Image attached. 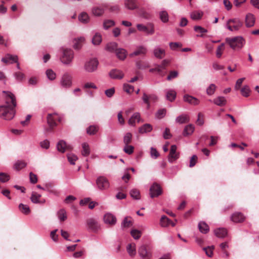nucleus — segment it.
<instances>
[{
  "instance_id": "3",
  "label": "nucleus",
  "mask_w": 259,
  "mask_h": 259,
  "mask_svg": "<svg viewBox=\"0 0 259 259\" xmlns=\"http://www.w3.org/2000/svg\"><path fill=\"white\" fill-rule=\"evenodd\" d=\"M243 22L239 18H232L227 21L226 27L231 31H237L243 26Z\"/></svg>"
},
{
  "instance_id": "54",
  "label": "nucleus",
  "mask_w": 259,
  "mask_h": 259,
  "mask_svg": "<svg viewBox=\"0 0 259 259\" xmlns=\"http://www.w3.org/2000/svg\"><path fill=\"white\" fill-rule=\"evenodd\" d=\"M115 25V22L114 21L111 20H105L103 23V27L105 29H108L111 26H113Z\"/></svg>"
},
{
  "instance_id": "51",
  "label": "nucleus",
  "mask_w": 259,
  "mask_h": 259,
  "mask_svg": "<svg viewBox=\"0 0 259 259\" xmlns=\"http://www.w3.org/2000/svg\"><path fill=\"white\" fill-rule=\"evenodd\" d=\"M123 150L125 153L131 155L134 152V147L132 145H126L124 146Z\"/></svg>"
},
{
  "instance_id": "16",
  "label": "nucleus",
  "mask_w": 259,
  "mask_h": 259,
  "mask_svg": "<svg viewBox=\"0 0 259 259\" xmlns=\"http://www.w3.org/2000/svg\"><path fill=\"white\" fill-rule=\"evenodd\" d=\"M245 219V217L244 215L239 212H236L234 213L231 216V220L235 223H241Z\"/></svg>"
},
{
  "instance_id": "42",
  "label": "nucleus",
  "mask_w": 259,
  "mask_h": 259,
  "mask_svg": "<svg viewBox=\"0 0 259 259\" xmlns=\"http://www.w3.org/2000/svg\"><path fill=\"white\" fill-rule=\"evenodd\" d=\"M133 225V221L130 217H125L121 224L122 227L123 228H128L132 226Z\"/></svg>"
},
{
  "instance_id": "60",
  "label": "nucleus",
  "mask_w": 259,
  "mask_h": 259,
  "mask_svg": "<svg viewBox=\"0 0 259 259\" xmlns=\"http://www.w3.org/2000/svg\"><path fill=\"white\" fill-rule=\"evenodd\" d=\"M160 18L161 20L164 23L167 22L168 21V15L166 11L160 12Z\"/></svg>"
},
{
  "instance_id": "61",
  "label": "nucleus",
  "mask_w": 259,
  "mask_h": 259,
  "mask_svg": "<svg viewBox=\"0 0 259 259\" xmlns=\"http://www.w3.org/2000/svg\"><path fill=\"white\" fill-rule=\"evenodd\" d=\"M179 72L177 71H171L169 72L168 75L167 77L168 80H171L178 76Z\"/></svg>"
},
{
  "instance_id": "52",
  "label": "nucleus",
  "mask_w": 259,
  "mask_h": 259,
  "mask_svg": "<svg viewBox=\"0 0 259 259\" xmlns=\"http://www.w3.org/2000/svg\"><path fill=\"white\" fill-rule=\"evenodd\" d=\"M224 49L225 44L224 43L218 46L216 52V56L218 58H220L221 57Z\"/></svg>"
},
{
  "instance_id": "4",
  "label": "nucleus",
  "mask_w": 259,
  "mask_h": 259,
  "mask_svg": "<svg viewBox=\"0 0 259 259\" xmlns=\"http://www.w3.org/2000/svg\"><path fill=\"white\" fill-rule=\"evenodd\" d=\"M62 53L60 58L61 61L65 65H70L74 58L73 51L69 49H63Z\"/></svg>"
},
{
  "instance_id": "37",
  "label": "nucleus",
  "mask_w": 259,
  "mask_h": 259,
  "mask_svg": "<svg viewBox=\"0 0 259 259\" xmlns=\"http://www.w3.org/2000/svg\"><path fill=\"white\" fill-rule=\"evenodd\" d=\"M57 216L61 222L65 221L67 218V213L64 209H61L57 212Z\"/></svg>"
},
{
  "instance_id": "24",
  "label": "nucleus",
  "mask_w": 259,
  "mask_h": 259,
  "mask_svg": "<svg viewBox=\"0 0 259 259\" xmlns=\"http://www.w3.org/2000/svg\"><path fill=\"white\" fill-rule=\"evenodd\" d=\"M41 197L40 194H37L35 192H32L30 197L31 201L34 203H44L45 200L40 201L39 199Z\"/></svg>"
},
{
  "instance_id": "1",
  "label": "nucleus",
  "mask_w": 259,
  "mask_h": 259,
  "mask_svg": "<svg viewBox=\"0 0 259 259\" xmlns=\"http://www.w3.org/2000/svg\"><path fill=\"white\" fill-rule=\"evenodd\" d=\"M16 100L15 96L9 93L6 99V105L0 106V117L5 120H11L15 114V107Z\"/></svg>"
},
{
  "instance_id": "34",
  "label": "nucleus",
  "mask_w": 259,
  "mask_h": 259,
  "mask_svg": "<svg viewBox=\"0 0 259 259\" xmlns=\"http://www.w3.org/2000/svg\"><path fill=\"white\" fill-rule=\"evenodd\" d=\"M136 0H126L125 1V7L130 10H134L137 8Z\"/></svg>"
},
{
  "instance_id": "23",
  "label": "nucleus",
  "mask_w": 259,
  "mask_h": 259,
  "mask_svg": "<svg viewBox=\"0 0 259 259\" xmlns=\"http://www.w3.org/2000/svg\"><path fill=\"white\" fill-rule=\"evenodd\" d=\"M160 223V225L163 227H166L170 225L172 227H174L176 225L175 223L171 222L170 220L165 215H163L161 218Z\"/></svg>"
},
{
  "instance_id": "8",
  "label": "nucleus",
  "mask_w": 259,
  "mask_h": 259,
  "mask_svg": "<svg viewBox=\"0 0 259 259\" xmlns=\"http://www.w3.org/2000/svg\"><path fill=\"white\" fill-rule=\"evenodd\" d=\"M86 224L88 229L93 232H97L100 229V224L95 219H88L86 221Z\"/></svg>"
},
{
  "instance_id": "17",
  "label": "nucleus",
  "mask_w": 259,
  "mask_h": 259,
  "mask_svg": "<svg viewBox=\"0 0 259 259\" xmlns=\"http://www.w3.org/2000/svg\"><path fill=\"white\" fill-rule=\"evenodd\" d=\"M169 64V61L164 60L160 65H156L158 69V74L161 76H164L166 72L163 71Z\"/></svg>"
},
{
  "instance_id": "22",
  "label": "nucleus",
  "mask_w": 259,
  "mask_h": 259,
  "mask_svg": "<svg viewBox=\"0 0 259 259\" xmlns=\"http://www.w3.org/2000/svg\"><path fill=\"white\" fill-rule=\"evenodd\" d=\"M84 38L83 37L74 38L73 41L74 49L75 50L80 49L84 44Z\"/></svg>"
},
{
  "instance_id": "35",
  "label": "nucleus",
  "mask_w": 259,
  "mask_h": 259,
  "mask_svg": "<svg viewBox=\"0 0 259 259\" xmlns=\"http://www.w3.org/2000/svg\"><path fill=\"white\" fill-rule=\"evenodd\" d=\"M45 191H47L55 195L58 194V191L54 188V186L52 183H48L45 185Z\"/></svg>"
},
{
  "instance_id": "46",
  "label": "nucleus",
  "mask_w": 259,
  "mask_h": 259,
  "mask_svg": "<svg viewBox=\"0 0 259 259\" xmlns=\"http://www.w3.org/2000/svg\"><path fill=\"white\" fill-rule=\"evenodd\" d=\"M131 196L135 199H140V191L137 189H133L130 191Z\"/></svg>"
},
{
  "instance_id": "29",
  "label": "nucleus",
  "mask_w": 259,
  "mask_h": 259,
  "mask_svg": "<svg viewBox=\"0 0 259 259\" xmlns=\"http://www.w3.org/2000/svg\"><path fill=\"white\" fill-rule=\"evenodd\" d=\"M213 103L219 106H224L227 103V100L224 97L220 96L215 98L213 101Z\"/></svg>"
},
{
  "instance_id": "33",
  "label": "nucleus",
  "mask_w": 259,
  "mask_h": 259,
  "mask_svg": "<svg viewBox=\"0 0 259 259\" xmlns=\"http://www.w3.org/2000/svg\"><path fill=\"white\" fill-rule=\"evenodd\" d=\"M81 154L82 156L87 157L90 154V148L89 144L87 143H83L82 144Z\"/></svg>"
},
{
  "instance_id": "53",
  "label": "nucleus",
  "mask_w": 259,
  "mask_h": 259,
  "mask_svg": "<svg viewBox=\"0 0 259 259\" xmlns=\"http://www.w3.org/2000/svg\"><path fill=\"white\" fill-rule=\"evenodd\" d=\"M47 77L51 80H54L56 78V73L51 69H48L46 72Z\"/></svg>"
},
{
  "instance_id": "64",
  "label": "nucleus",
  "mask_w": 259,
  "mask_h": 259,
  "mask_svg": "<svg viewBox=\"0 0 259 259\" xmlns=\"http://www.w3.org/2000/svg\"><path fill=\"white\" fill-rule=\"evenodd\" d=\"M124 91L128 94H131L134 91V87L128 84H124L123 85Z\"/></svg>"
},
{
  "instance_id": "11",
  "label": "nucleus",
  "mask_w": 259,
  "mask_h": 259,
  "mask_svg": "<svg viewBox=\"0 0 259 259\" xmlns=\"http://www.w3.org/2000/svg\"><path fill=\"white\" fill-rule=\"evenodd\" d=\"M177 147L176 145L171 146L170 152L168 156V160L169 162H173L179 157V153L177 152Z\"/></svg>"
},
{
  "instance_id": "9",
  "label": "nucleus",
  "mask_w": 259,
  "mask_h": 259,
  "mask_svg": "<svg viewBox=\"0 0 259 259\" xmlns=\"http://www.w3.org/2000/svg\"><path fill=\"white\" fill-rule=\"evenodd\" d=\"M96 184L100 190H106L109 187L110 184L107 179L103 176L97 178Z\"/></svg>"
},
{
  "instance_id": "49",
  "label": "nucleus",
  "mask_w": 259,
  "mask_h": 259,
  "mask_svg": "<svg viewBox=\"0 0 259 259\" xmlns=\"http://www.w3.org/2000/svg\"><path fill=\"white\" fill-rule=\"evenodd\" d=\"M214 249V247L212 245L211 246H208L207 247H204L203 249L208 256L211 257L213 255V251Z\"/></svg>"
},
{
  "instance_id": "48",
  "label": "nucleus",
  "mask_w": 259,
  "mask_h": 259,
  "mask_svg": "<svg viewBox=\"0 0 259 259\" xmlns=\"http://www.w3.org/2000/svg\"><path fill=\"white\" fill-rule=\"evenodd\" d=\"M98 131V127L95 125H91L87 129V132L90 135L96 134Z\"/></svg>"
},
{
  "instance_id": "19",
  "label": "nucleus",
  "mask_w": 259,
  "mask_h": 259,
  "mask_svg": "<svg viewBox=\"0 0 259 259\" xmlns=\"http://www.w3.org/2000/svg\"><path fill=\"white\" fill-rule=\"evenodd\" d=\"M109 75L113 79H120L123 78L124 74L119 70L113 69L110 72Z\"/></svg>"
},
{
  "instance_id": "43",
  "label": "nucleus",
  "mask_w": 259,
  "mask_h": 259,
  "mask_svg": "<svg viewBox=\"0 0 259 259\" xmlns=\"http://www.w3.org/2000/svg\"><path fill=\"white\" fill-rule=\"evenodd\" d=\"M152 130V127L150 124H145L139 128V133L143 134L145 133L150 132Z\"/></svg>"
},
{
  "instance_id": "38",
  "label": "nucleus",
  "mask_w": 259,
  "mask_h": 259,
  "mask_svg": "<svg viewBox=\"0 0 259 259\" xmlns=\"http://www.w3.org/2000/svg\"><path fill=\"white\" fill-rule=\"evenodd\" d=\"M199 231L204 234L209 231V227L205 222H200L198 224Z\"/></svg>"
},
{
  "instance_id": "18",
  "label": "nucleus",
  "mask_w": 259,
  "mask_h": 259,
  "mask_svg": "<svg viewBox=\"0 0 259 259\" xmlns=\"http://www.w3.org/2000/svg\"><path fill=\"white\" fill-rule=\"evenodd\" d=\"M18 57L17 56H13L11 54H7L5 57L2 59V61L6 64L13 63L17 62Z\"/></svg>"
},
{
  "instance_id": "39",
  "label": "nucleus",
  "mask_w": 259,
  "mask_h": 259,
  "mask_svg": "<svg viewBox=\"0 0 259 259\" xmlns=\"http://www.w3.org/2000/svg\"><path fill=\"white\" fill-rule=\"evenodd\" d=\"M127 251L129 255L133 257L136 254V245L134 243H131L127 246Z\"/></svg>"
},
{
  "instance_id": "6",
  "label": "nucleus",
  "mask_w": 259,
  "mask_h": 259,
  "mask_svg": "<svg viewBox=\"0 0 259 259\" xmlns=\"http://www.w3.org/2000/svg\"><path fill=\"white\" fill-rule=\"evenodd\" d=\"M59 120V117L57 114H49L47 116V123L49 125V127L46 129L47 132H50L52 131L54 127L57 125L56 120Z\"/></svg>"
},
{
  "instance_id": "2",
  "label": "nucleus",
  "mask_w": 259,
  "mask_h": 259,
  "mask_svg": "<svg viewBox=\"0 0 259 259\" xmlns=\"http://www.w3.org/2000/svg\"><path fill=\"white\" fill-rule=\"evenodd\" d=\"M225 41L234 50H241L245 44V39L240 36L227 37Z\"/></svg>"
},
{
  "instance_id": "14",
  "label": "nucleus",
  "mask_w": 259,
  "mask_h": 259,
  "mask_svg": "<svg viewBox=\"0 0 259 259\" xmlns=\"http://www.w3.org/2000/svg\"><path fill=\"white\" fill-rule=\"evenodd\" d=\"M57 148L58 150L62 153L65 152L66 150L71 151L73 148L71 145H67L63 140H61L58 143Z\"/></svg>"
},
{
  "instance_id": "31",
  "label": "nucleus",
  "mask_w": 259,
  "mask_h": 259,
  "mask_svg": "<svg viewBox=\"0 0 259 259\" xmlns=\"http://www.w3.org/2000/svg\"><path fill=\"white\" fill-rule=\"evenodd\" d=\"M116 55L119 59L123 60L126 57L127 52L124 49L119 48L116 50Z\"/></svg>"
},
{
  "instance_id": "41",
  "label": "nucleus",
  "mask_w": 259,
  "mask_h": 259,
  "mask_svg": "<svg viewBox=\"0 0 259 259\" xmlns=\"http://www.w3.org/2000/svg\"><path fill=\"white\" fill-rule=\"evenodd\" d=\"M19 209L22 213L26 215L29 214L30 212V209L29 206L27 205L23 204V203H20L19 205Z\"/></svg>"
},
{
  "instance_id": "40",
  "label": "nucleus",
  "mask_w": 259,
  "mask_h": 259,
  "mask_svg": "<svg viewBox=\"0 0 259 259\" xmlns=\"http://www.w3.org/2000/svg\"><path fill=\"white\" fill-rule=\"evenodd\" d=\"M194 131V126L192 124L187 125L184 130L183 135L184 136L191 135Z\"/></svg>"
},
{
  "instance_id": "62",
  "label": "nucleus",
  "mask_w": 259,
  "mask_h": 259,
  "mask_svg": "<svg viewBox=\"0 0 259 259\" xmlns=\"http://www.w3.org/2000/svg\"><path fill=\"white\" fill-rule=\"evenodd\" d=\"M10 179V176L4 172H0V181L2 183H5Z\"/></svg>"
},
{
  "instance_id": "15",
  "label": "nucleus",
  "mask_w": 259,
  "mask_h": 259,
  "mask_svg": "<svg viewBox=\"0 0 259 259\" xmlns=\"http://www.w3.org/2000/svg\"><path fill=\"white\" fill-rule=\"evenodd\" d=\"M104 221L105 223L113 226L116 224V219L112 214L107 213L104 215Z\"/></svg>"
},
{
  "instance_id": "45",
  "label": "nucleus",
  "mask_w": 259,
  "mask_h": 259,
  "mask_svg": "<svg viewBox=\"0 0 259 259\" xmlns=\"http://www.w3.org/2000/svg\"><path fill=\"white\" fill-rule=\"evenodd\" d=\"M189 117L186 115H182L178 116L176 119V121L179 123H184L189 122Z\"/></svg>"
},
{
  "instance_id": "59",
  "label": "nucleus",
  "mask_w": 259,
  "mask_h": 259,
  "mask_svg": "<svg viewBox=\"0 0 259 259\" xmlns=\"http://www.w3.org/2000/svg\"><path fill=\"white\" fill-rule=\"evenodd\" d=\"M26 165V163L24 161H18L15 164V168L17 170H20Z\"/></svg>"
},
{
  "instance_id": "56",
  "label": "nucleus",
  "mask_w": 259,
  "mask_h": 259,
  "mask_svg": "<svg viewBox=\"0 0 259 259\" xmlns=\"http://www.w3.org/2000/svg\"><path fill=\"white\" fill-rule=\"evenodd\" d=\"M131 234L134 239H138L141 236V232L136 229H133L131 231Z\"/></svg>"
},
{
  "instance_id": "63",
  "label": "nucleus",
  "mask_w": 259,
  "mask_h": 259,
  "mask_svg": "<svg viewBox=\"0 0 259 259\" xmlns=\"http://www.w3.org/2000/svg\"><path fill=\"white\" fill-rule=\"evenodd\" d=\"M216 89V86L214 84H211L206 90L207 94L208 95H212L214 94Z\"/></svg>"
},
{
  "instance_id": "21",
  "label": "nucleus",
  "mask_w": 259,
  "mask_h": 259,
  "mask_svg": "<svg viewBox=\"0 0 259 259\" xmlns=\"http://www.w3.org/2000/svg\"><path fill=\"white\" fill-rule=\"evenodd\" d=\"M147 49L144 46H139L137 48L136 50L132 54H130L131 57L139 55H145L147 53Z\"/></svg>"
},
{
  "instance_id": "55",
  "label": "nucleus",
  "mask_w": 259,
  "mask_h": 259,
  "mask_svg": "<svg viewBox=\"0 0 259 259\" xmlns=\"http://www.w3.org/2000/svg\"><path fill=\"white\" fill-rule=\"evenodd\" d=\"M203 15L202 12L194 11L191 14V18L193 20H198L201 19Z\"/></svg>"
},
{
  "instance_id": "57",
  "label": "nucleus",
  "mask_w": 259,
  "mask_h": 259,
  "mask_svg": "<svg viewBox=\"0 0 259 259\" xmlns=\"http://www.w3.org/2000/svg\"><path fill=\"white\" fill-rule=\"evenodd\" d=\"M67 158L70 163L73 165L75 164V161L78 159L77 156L72 153L68 154Z\"/></svg>"
},
{
  "instance_id": "44",
  "label": "nucleus",
  "mask_w": 259,
  "mask_h": 259,
  "mask_svg": "<svg viewBox=\"0 0 259 259\" xmlns=\"http://www.w3.org/2000/svg\"><path fill=\"white\" fill-rule=\"evenodd\" d=\"M102 41V36L99 33H96L92 39L94 45H99Z\"/></svg>"
},
{
  "instance_id": "36",
  "label": "nucleus",
  "mask_w": 259,
  "mask_h": 259,
  "mask_svg": "<svg viewBox=\"0 0 259 259\" xmlns=\"http://www.w3.org/2000/svg\"><path fill=\"white\" fill-rule=\"evenodd\" d=\"M176 95L177 93L174 90H169L166 93V99L170 102H172L176 99Z\"/></svg>"
},
{
  "instance_id": "30",
  "label": "nucleus",
  "mask_w": 259,
  "mask_h": 259,
  "mask_svg": "<svg viewBox=\"0 0 259 259\" xmlns=\"http://www.w3.org/2000/svg\"><path fill=\"white\" fill-rule=\"evenodd\" d=\"M92 12L94 16L100 17L104 13V10L101 7H95L92 8Z\"/></svg>"
},
{
  "instance_id": "10",
  "label": "nucleus",
  "mask_w": 259,
  "mask_h": 259,
  "mask_svg": "<svg viewBox=\"0 0 259 259\" xmlns=\"http://www.w3.org/2000/svg\"><path fill=\"white\" fill-rule=\"evenodd\" d=\"M98 65V60L96 59H92L85 63L84 67L86 71L92 72L97 69Z\"/></svg>"
},
{
  "instance_id": "25",
  "label": "nucleus",
  "mask_w": 259,
  "mask_h": 259,
  "mask_svg": "<svg viewBox=\"0 0 259 259\" xmlns=\"http://www.w3.org/2000/svg\"><path fill=\"white\" fill-rule=\"evenodd\" d=\"M140 120V115L138 112L135 113L129 119L128 123L132 126H135L136 122H139Z\"/></svg>"
},
{
  "instance_id": "50",
  "label": "nucleus",
  "mask_w": 259,
  "mask_h": 259,
  "mask_svg": "<svg viewBox=\"0 0 259 259\" xmlns=\"http://www.w3.org/2000/svg\"><path fill=\"white\" fill-rule=\"evenodd\" d=\"M78 19L80 22L83 23H87L89 21V17L86 13H82L79 16Z\"/></svg>"
},
{
  "instance_id": "26",
  "label": "nucleus",
  "mask_w": 259,
  "mask_h": 259,
  "mask_svg": "<svg viewBox=\"0 0 259 259\" xmlns=\"http://www.w3.org/2000/svg\"><path fill=\"white\" fill-rule=\"evenodd\" d=\"M184 100L185 102L194 105H198L199 103V101L197 99L188 95H185L184 96Z\"/></svg>"
},
{
  "instance_id": "13",
  "label": "nucleus",
  "mask_w": 259,
  "mask_h": 259,
  "mask_svg": "<svg viewBox=\"0 0 259 259\" xmlns=\"http://www.w3.org/2000/svg\"><path fill=\"white\" fill-rule=\"evenodd\" d=\"M137 27L139 31L145 32L147 34H152L154 32V26L152 24H149L147 26L139 24Z\"/></svg>"
},
{
  "instance_id": "7",
  "label": "nucleus",
  "mask_w": 259,
  "mask_h": 259,
  "mask_svg": "<svg viewBox=\"0 0 259 259\" xmlns=\"http://www.w3.org/2000/svg\"><path fill=\"white\" fill-rule=\"evenodd\" d=\"M60 84L62 87L68 89L72 85V76L68 73H64L61 79Z\"/></svg>"
},
{
  "instance_id": "28",
  "label": "nucleus",
  "mask_w": 259,
  "mask_h": 259,
  "mask_svg": "<svg viewBox=\"0 0 259 259\" xmlns=\"http://www.w3.org/2000/svg\"><path fill=\"white\" fill-rule=\"evenodd\" d=\"M118 45L117 44L114 42H109L107 44L105 49L106 50L110 52H115L116 53V50L118 49L117 48Z\"/></svg>"
},
{
  "instance_id": "20",
  "label": "nucleus",
  "mask_w": 259,
  "mask_h": 259,
  "mask_svg": "<svg viewBox=\"0 0 259 259\" xmlns=\"http://www.w3.org/2000/svg\"><path fill=\"white\" fill-rule=\"evenodd\" d=\"M245 25L247 27H252L255 23V18L251 14L246 15L245 21Z\"/></svg>"
},
{
  "instance_id": "47",
  "label": "nucleus",
  "mask_w": 259,
  "mask_h": 259,
  "mask_svg": "<svg viewBox=\"0 0 259 259\" xmlns=\"http://www.w3.org/2000/svg\"><path fill=\"white\" fill-rule=\"evenodd\" d=\"M132 140V135L130 133H127L123 137L124 145H129Z\"/></svg>"
},
{
  "instance_id": "32",
  "label": "nucleus",
  "mask_w": 259,
  "mask_h": 259,
  "mask_svg": "<svg viewBox=\"0 0 259 259\" xmlns=\"http://www.w3.org/2000/svg\"><path fill=\"white\" fill-rule=\"evenodd\" d=\"M215 235L219 238L225 237L227 234V231L225 228H219L214 230Z\"/></svg>"
},
{
  "instance_id": "12",
  "label": "nucleus",
  "mask_w": 259,
  "mask_h": 259,
  "mask_svg": "<svg viewBox=\"0 0 259 259\" xmlns=\"http://www.w3.org/2000/svg\"><path fill=\"white\" fill-rule=\"evenodd\" d=\"M162 194V189L160 186L154 183L150 188V194L151 198L158 197Z\"/></svg>"
},
{
  "instance_id": "27",
  "label": "nucleus",
  "mask_w": 259,
  "mask_h": 259,
  "mask_svg": "<svg viewBox=\"0 0 259 259\" xmlns=\"http://www.w3.org/2000/svg\"><path fill=\"white\" fill-rule=\"evenodd\" d=\"M154 55L158 59L163 58L165 55V51L163 49L157 48L153 51Z\"/></svg>"
},
{
  "instance_id": "5",
  "label": "nucleus",
  "mask_w": 259,
  "mask_h": 259,
  "mask_svg": "<svg viewBox=\"0 0 259 259\" xmlns=\"http://www.w3.org/2000/svg\"><path fill=\"white\" fill-rule=\"evenodd\" d=\"M138 253L142 259H151L152 256V249L147 245H142L138 249Z\"/></svg>"
},
{
  "instance_id": "58",
  "label": "nucleus",
  "mask_w": 259,
  "mask_h": 259,
  "mask_svg": "<svg viewBox=\"0 0 259 259\" xmlns=\"http://www.w3.org/2000/svg\"><path fill=\"white\" fill-rule=\"evenodd\" d=\"M250 89L248 85H245L241 89V93L242 95L244 97H248L250 94Z\"/></svg>"
}]
</instances>
